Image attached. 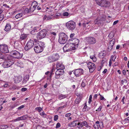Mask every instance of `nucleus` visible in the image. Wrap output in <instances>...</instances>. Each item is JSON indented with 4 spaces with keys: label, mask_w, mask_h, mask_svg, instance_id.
I'll return each mask as SVG.
<instances>
[{
    "label": "nucleus",
    "mask_w": 129,
    "mask_h": 129,
    "mask_svg": "<svg viewBox=\"0 0 129 129\" xmlns=\"http://www.w3.org/2000/svg\"><path fill=\"white\" fill-rule=\"evenodd\" d=\"M59 58V56L58 54L55 53L48 57L47 60L49 62H51L57 60Z\"/></svg>",
    "instance_id": "nucleus-4"
},
{
    "label": "nucleus",
    "mask_w": 129,
    "mask_h": 129,
    "mask_svg": "<svg viewBox=\"0 0 129 129\" xmlns=\"http://www.w3.org/2000/svg\"><path fill=\"white\" fill-rule=\"evenodd\" d=\"M29 13H30L29 9L28 8H26L24 11V13L25 14H27Z\"/></svg>",
    "instance_id": "nucleus-35"
},
{
    "label": "nucleus",
    "mask_w": 129,
    "mask_h": 129,
    "mask_svg": "<svg viewBox=\"0 0 129 129\" xmlns=\"http://www.w3.org/2000/svg\"><path fill=\"white\" fill-rule=\"evenodd\" d=\"M60 124L59 122H58L57 123L56 125V128H58L60 127Z\"/></svg>",
    "instance_id": "nucleus-51"
},
{
    "label": "nucleus",
    "mask_w": 129,
    "mask_h": 129,
    "mask_svg": "<svg viewBox=\"0 0 129 129\" xmlns=\"http://www.w3.org/2000/svg\"><path fill=\"white\" fill-rule=\"evenodd\" d=\"M77 120H75L73 121L69 125V126L71 127L75 126L77 125Z\"/></svg>",
    "instance_id": "nucleus-24"
},
{
    "label": "nucleus",
    "mask_w": 129,
    "mask_h": 129,
    "mask_svg": "<svg viewBox=\"0 0 129 129\" xmlns=\"http://www.w3.org/2000/svg\"><path fill=\"white\" fill-rule=\"evenodd\" d=\"M90 109V108L88 107L87 105H84L83 109V110L84 111H86L89 110Z\"/></svg>",
    "instance_id": "nucleus-29"
},
{
    "label": "nucleus",
    "mask_w": 129,
    "mask_h": 129,
    "mask_svg": "<svg viewBox=\"0 0 129 129\" xmlns=\"http://www.w3.org/2000/svg\"><path fill=\"white\" fill-rule=\"evenodd\" d=\"M21 120H25L27 118L26 116L25 115H24L23 116H21Z\"/></svg>",
    "instance_id": "nucleus-47"
},
{
    "label": "nucleus",
    "mask_w": 129,
    "mask_h": 129,
    "mask_svg": "<svg viewBox=\"0 0 129 129\" xmlns=\"http://www.w3.org/2000/svg\"><path fill=\"white\" fill-rule=\"evenodd\" d=\"M92 94L90 95L89 98L88 100V103L89 104H90L91 103L92 101Z\"/></svg>",
    "instance_id": "nucleus-37"
},
{
    "label": "nucleus",
    "mask_w": 129,
    "mask_h": 129,
    "mask_svg": "<svg viewBox=\"0 0 129 129\" xmlns=\"http://www.w3.org/2000/svg\"><path fill=\"white\" fill-rule=\"evenodd\" d=\"M63 49L64 52L71 51L75 49L71 43H67L63 47Z\"/></svg>",
    "instance_id": "nucleus-6"
},
{
    "label": "nucleus",
    "mask_w": 129,
    "mask_h": 129,
    "mask_svg": "<svg viewBox=\"0 0 129 129\" xmlns=\"http://www.w3.org/2000/svg\"><path fill=\"white\" fill-rule=\"evenodd\" d=\"M83 73V70L82 69H79L75 70L74 73L77 77H78Z\"/></svg>",
    "instance_id": "nucleus-16"
},
{
    "label": "nucleus",
    "mask_w": 129,
    "mask_h": 129,
    "mask_svg": "<svg viewBox=\"0 0 129 129\" xmlns=\"http://www.w3.org/2000/svg\"><path fill=\"white\" fill-rule=\"evenodd\" d=\"M0 127L1 129H4L8 128V126L5 125H1L0 126Z\"/></svg>",
    "instance_id": "nucleus-33"
},
{
    "label": "nucleus",
    "mask_w": 129,
    "mask_h": 129,
    "mask_svg": "<svg viewBox=\"0 0 129 129\" xmlns=\"http://www.w3.org/2000/svg\"><path fill=\"white\" fill-rule=\"evenodd\" d=\"M102 108V106H100L98 108V109L96 110V111H100L101 110Z\"/></svg>",
    "instance_id": "nucleus-53"
},
{
    "label": "nucleus",
    "mask_w": 129,
    "mask_h": 129,
    "mask_svg": "<svg viewBox=\"0 0 129 129\" xmlns=\"http://www.w3.org/2000/svg\"><path fill=\"white\" fill-rule=\"evenodd\" d=\"M44 45V43L42 42H40L36 44L34 47L35 52L36 53H39L43 51Z\"/></svg>",
    "instance_id": "nucleus-1"
},
{
    "label": "nucleus",
    "mask_w": 129,
    "mask_h": 129,
    "mask_svg": "<svg viewBox=\"0 0 129 129\" xmlns=\"http://www.w3.org/2000/svg\"><path fill=\"white\" fill-rule=\"evenodd\" d=\"M105 19L104 18L101 17L97 18L94 21V24H98L99 25L103 24L105 22Z\"/></svg>",
    "instance_id": "nucleus-12"
},
{
    "label": "nucleus",
    "mask_w": 129,
    "mask_h": 129,
    "mask_svg": "<svg viewBox=\"0 0 129 129\" xmlns=\"http://www.w3.org/2000/svg\"><path fill=\"white\" fill-rule=\"evenodd\" d=\"M114 36V34L113 31H111L108 35V37L110 39H112Z\"/></svg>",
    "instance_id": "nucleus-28"
},
{
    "label": "nucleus",
    "mask_w": 129,
    "mask_h": 129,
    "mask_svg": "<svg viewBox=\"0 0 129 129\" xmlns=\"http://www.w3.org/2000/svg\"><path fill=\"white\" fill-rule=\"evenodd\" d=\"M85 81H84V80H83L82 81V82L81 84V85L82 87H84L86 85V83L85 82Z\"/></svg>",
    "instance_id": "nucleus-38"
},
{
    "label": "nucleus",
    "mask_w": 129,
    "mask_h": 129,
    "mask_svg": "<svg viewBox=\"0 0 129 129\" xmlns=\"http://www.w3.org/2000/svg\"><path fill=\"white\" fill-rule=\"evenodd\" d=\"M111 58L112 59V60L114 62L115 61V59L116 58V55H112L111 56Z\"/></svg>",
    "instance_id": "nucleus-40"
},
{
    "label": "nucleus",
    "mask_w": 129,
    "mask_h": 129,
    "mask_svg": "<svg viewBox=\"0 0 129 129\" xmlns=\"http://www.w3.org/2000/svg\"><path fill=\"white\" fill-rule=\"evenodd\" d=\"M118 63L117 62H115L114 64L113 65V67L116 66L118 65Z\"/></svg>",
    "instance_id": "nucleus-62"
},
{
    "label": "nucleus",
    "mask_w": 129,
    "mask_h": 129,
    "mask_svg": "<svg viewBox=\"0 0 129 129\" xmlns=\"http://www.w3.org/2000/svg\"><path fill=\"white\" fill-rule=\"evenodd\" d=\"M22 77L21 76H16L14 79V81L15 83H17L21 81Z\"/></svg>",
    "instance_id": "nucleus-20"
},
{
    "label": "nucleus",
    "mask_w": 129,
    "mask_h": 129,
    "mask_svg": "<svg viewBox=\"0 0 129 129\" xmlns=\"http://www.w3.org/2000/svg\"><path fill=\"white\" fill-rule=\"evenodd\" d=\"M75 35V34L74 33L71 34L70 36V38H73Z\"/></svg>",
    "instance_id": "nucleus-64"
},
{
    "label": "nucleus",
    "mask_w": 129,
    "mask_h": 129,
    "mask_svg": "<svg viewBox=\"0 0 129 129\" xmlns=\"http://www.w3.org/2000/svg\"><path fill=\"white\" fill-rule=\"evenodd\" d=\"M67 28L69 30H73L76 27L75 22L72 20L69 21L66 23Z\"/></svg>",
    "instance_id": "nucleus-3"
},
{
    "label": "nucleus",
    "mask_w": 129,
    "mask_h": 129,
    "mask_svg": "<svg viewBox=\"0 0 129 129\" xmlns=\"http://www.w3.org/2000/svg\"><path fill=\"white\" fill-rule=\"evenodd\" d=\"M51 16H53L52 15H51V16H49L47 17V20H50L52 18V17Z\"/></svg>",
    "instance_id": "nucleus-57"
},
{
    "label": "nucleus",
    "mask_w": 129,
    "mask_h": 129,
    "mask_svg": "<svg viewBox=\"0 0 129 129\" xmlns=\"http://www.w3.org/2000/svg\"><path fill=\"white\" fill-rule=\"evenodd\" d=\"M77 125H79L81 127H82L83 126V125H82V122H79L77 123Z\"/></svg>",
    "instance_id": "nucleus-60"
},
{
    "label": "nucleus",
    "mask_w": 129,
    "mask_h": 129,
    "mask_svg": "<svg viewBox=\"0 0 129 129\" xmlns=\"http://www.w3.org/2000/svg\"><path fill=\"white\" fill-rule=\"evenodd\" d=\"M23 15V13H19L16 15L15 17L16 19H18V18H20L22 17Z\"/></svg>",
    "instance_id": "nucleus-27"
},
{
    "label": "nucleus",
    "mask_w": 129,
    "mask_h": 129,
    "mask_svg": "<svg viewBox=\"0 0 129 129\" xmlns=\"http://www.w3.org/2000/svg\"><path fill=\"white\" fill-rule=\"evenodd\" d=\"M87 25L86 28L87 29H89L91 26V24L90 23L88 25Z\"/></svg>",
    "instance_id": "nucleus-56"
},
{
    "label": "nucleus",
    "mask_w": 129,
    "mask_h": 129,
    "mask_svg": "<svg viewBox=\"0 0 129 129\" xmlns=\"http://www.w3.org/2000/svg\"><path fill=\"white\" fill-rule=\"evenodd\" d=\"M34 45V42L33 40H30L28 41L24 47L25 50L28 51L33 47Z\"/></svg>",
    "instance_id": "nucleus-9"
},
{
    "label": "nucleus",
    "mask_w": 129,
    "mask_h": 129,
    "mask_svg": "<svg viewBox=\"0 0 129 129\" xmlns=\"http://www.w3.org/2000/svg\"><path fill=\"white\" fill-rule=\"evenodd\" d=\"M94 128L95 129H98L99 127L98 124H94L93 125Z\"/></svg>",
    "instance_id": "nucleus-50"
},
{
    "label": "nucleus",
    "mask_w": 129,
    "mask_h": 129,
    "mask_svg": "<svg viewBox=\"0 0 129 129\" xmlns=\"http://www.w3.org/2000/svg\"><path fill=\"white\" fill-rule=\"evenodd\" d=\"M61 14L59 13H56L54 16H53L55 17H57L58 16H60Z\"/></svg>",
    "instance_id": "nucleus-43"
},
{
    "label": "nucleus",
    "mask_w": 129,
    "mask_h": 129,
    "mask_svg": "<svg viewBox=\"0 0 129 129\" xmlns=\"http://www.w3.org/2000/svg\"><path fill=\"white\" fill-rule=\"evenodd\" d=\"M64 72V71L63 70H57L55 73V78L57 79H59Z\"/></svg>",
    "instance_id": "nucleus-18"
},
{
    "label": "nucleus",
    "mask_w": 129,
    "mask_h": 129,
    "mask_svg": "<svg viewBox=\"0 0 129 129\" xmlns=\"http://www.w3.org/2000/svg\"><path fill=\"white\" fill-rule=\"evenodd\" d=\"M41 9V6H39L37 7L36 9H37L38 10H40Z\"/></svg>",
    "instance_id": "nucleus-59"
},
{
    "label": "nucleus",
    "mask_w": 129,
    "mask_h": 129,
    "mask_svg": "<svg viewBox=\"0 0 129 129\" xmlns=\"http://www.w3.org/2000/svg\"><path fill=\"white\" fill-rule=\"evenodd\" d=\"M87 67L89 69L90 72L92 73L95 68V64L92 62H89L87 64Z\"/></svg>",
    "instance_id": "nucleus-14"
},
{
    "label": "nucleus",
    "mask_w": 129,
    "mask_h": 129,
    "mask_svg": "<svg viewBox=\"0 0 129 129\" xmlns=\"http://www.w3.org/2000/svg\"><path fill=\"white\" fill-rule=\"evenodd\" d=\"M89 23V22H85L83 23L82 25L83 27H86L87 25H88Z\"/></svg>",
    "instance_id": "nucleus-39"
},
{
    "label": "nucleus",
    "mask_w": 129,
    "mask_h": 129,
    "mask_svg": "<svg viewBox=\"0 0 129 129\" xmlns=\"http://www.w3.org/2000/svg\"><path fill=\"white\" fill-rule=\"evenodd\" d=\"M4 18L3 15H0V21H2L3 20Z\"/></svg>",
    "instance_id": "nucleus-58"
},
{
    "label": "nucleus",
    "mask_w": 129,
    "mask_h": 129,
    "mask_svg": "<svg viewBox=\"0 0 129 129\" xmlns=\"http://www.w3.org/2000/svg\"><path fill=\"white\" fill-rule=\"evenodd\" d=\"M59 38L58 41L60 44H64L66 43L68 37L66 34L63 33H60L59 34Z\"/></svg>",
    "instance_id": "nucleus-2"
},
{
    "label": "nucleus",
    "mask_w": 129,
    "mask_h": 129,
    "mask_svg": "<svg viewBox=\"0 0 129 129\" xmlns=\"http://www.w3.org/2000/svg\"><path fill=\"white\" fill-rule=\"evenodd\" d=\"M107 71V69H105L104 71H103L102 73L103 74L106 73Z\"/></svg>",
    "instance_id": "nucleus-63"
},
{
    "label": "nucleus",
    "mask_w": 129,
    "mask_h": 129,
    "mask_svg": "<svg viewBox=\"0 0 129 129\" xmlns=\"http://www.w3.org/2000/svg\"><path fill=\"white\" fill-rule=\"evenodd\" d=\"M40 115L41 116L44 117H45L46 116V114L44 113V111H43V112L41 113H40Z\"/></svg>",
    "instance_id": "nucleus-41"
},
{
    "label": "nucleus",
    "mask_w": 129,
    "mask_h": 129,
    "mask_svg": "<svg viewBox=\"0 0 129 129\" xmlns=\"http://www.w3.org/2000/svg\"><path fill=\"white\" fill-rule=\"evenodd\" d=\"M58 116L57 115H55L54 116V120L55 121H57L58 119Z\"/></svg>",
    "instance_id": "nucleus-46"
},
{
    "label": "nucleus",
    "mask_w": 129,
    "mask_h": 129,
    "mask_svg": "<svg viewBox=\"0 0 129 129\" xmlns=\"http://www.w3.org/2000/svg\"><path fill=\"white\" fill-rule=\"evenodd\" d=\"M115 42V39H112V40L110 41L109 43V44L111 45V46L114 45V44Z\"/></svg>",
    "instance_id": "nucleus-34"
},
{
    "label": "nucleus",
    "mask_w": 129,
    "mask_h": 129,
    "mask_svg": "<svg viewBox=\"0 0 129 129\" xmlns=\"http://www.w3.org/2000/svg\"><path fill=\"white\" fill-rule=\"evenodd\" d=\"M67 96V95L60 94L59 95L58 98L60 100H61L66 98Z\"/></svg>",
    "instance_id": "nucleus-26"
},
{
    "label": "nucleus",
    "mask_w": 129,
    "mask_h": 129,
    "mask_svg": "<svg viewBox=\"0 0 129 129\" xmlns=\"http://www.w3.org/2000/svg\"><path fill=\"white\" fill-rule=\"evenodd\" d=\"M86 40L87 43L89 44H93L96 42L95 39L93 37H90L86 38Z\"/></svg>",
    "instance_id": "nucleus-13"
},
{
    "label": "nucleus",
    "mask_w": 129,
    "mask_h": 129,
    "mask_svg": "<svg viewBox=\"0 0 129 129\" xmlns=\"http://www.w3.org/2000/svg\"><path fill=\"white\" fill-rule=\"evenodd\" d=\"M96 3L101 7H108L110 6V4L109 2L104 0H96Z\"/></svg>",
    "instance_id": "nucleus-5"
},
{
    "label": "nucleus",
    "mask_w": 129,
    "mask_h": 129,
    "mask_svg": "<svg viewBox=\"0 0 129 129\" xmlns=\"http://www.w3.org/2000/svg\"><path fill=\"white\" fill-rule=\"evenodd\" d=\"M69 15V13L67 12H64L63 14V15L64 16H68Z\"/></svg>",
    "instance_id": "nucleus-45"
},
{
    "label": "nucleus",
    "mask_w": 129,
    "mask_h": 129,
    "mask_svg": "<svg viewBox=\"0 0 129 129\" xmlns=\"http://www.w3.org/2000/svg\"><path fill=\"white\" fill-rule=\"evenodd\" d=\"M19 45V44H18L17 41H14V46L15 48H18Z\"/></svg>",
    "instance_id": "nucleus-31"
},
{
    "label": "nucleus",
    "mask_w": 129,
    "mask_h": 129,
    "mask_svg": "<svg viewBox=\"0 0 129 129\" xmlns=\"http://www.w3.org/2000/svg\"><path fill=\"white\" fill-rule=\"evenodd\" d=\"M82 125L83 126V125L85 126H88L87 123L86 121H83L82 122Z\"/></svg>",
    "instance_id": "nucleus-42"
},
{
    "label": "nucleus",
    "mask_w": 129,
    "mask_h": 129,
    "mask_svg": "<svg viewBox=\"0 0 129 129\" xmlns=\"http://www.w3.org/2000/svg\"><path fill=\"white\" fill-rule=\"evenodd\" d=\"M27 37V35L25 34H22L20 36L19 40L20 41L25 39Z\"/></svg>",
    "instance_id": "nucleus-23"
},
{
    "label": "nucleus",
    "mask_w": 129,
    "mask_h": 129,
    "mask_svg": "<svg viewBox=\"0 0 129 129\" xmlns=\"http://www.w3.org/2000/svg\"><path fill=\"white\" fill-rule=\"evenodd\" d=\"M0 51L4 53H7L9 51L7 45L5 44L0 45Z\"/></svg>",
    "instance_id": "nucleus-10"
},
{
    "label": "nucleus",
    "mask_w": 129,
    "mask_h": 129,
    "mask_svg": "<svg viewBox=\"0 0 129 129\" xmlns=\"http://www.w3.org/2000/svg\"><path fill=\"white\" fill-rule=\"evenodd\" d=\"M71 114L70 113H67L66 114V116L67 117H70L71 115Z\"/></svg>",
    "instance_id": "nucleus-61"
},
{
    "label": "nucleus",
    "mask_w": 129,
    "mask_h": 129,
    "mask_svg": "<svg viewBox=\"0 0 129 129\" xmlns=\"http://www.w3.org/2000/svg\"><path fill=\"white\" fill-rule=\"evenodd\" d=\"M29 78V75H25L23 78V80L22 81L23 83H26L28 81Z\"/></svg>",
    "instance_id": "nucleus-22"
},
{
    "label": "nucleus",
    "mask_w": 129,
    "mask_h": 129,
    "mask_svg": "<svg viewBox=\"0 0 129 129\" xmlns=\"http://www.w3.org/2000/svg\"><path fill=\"white\" fill-rule=\"evenodd\" d=\"M38 5V3L36 1H34L32 3L31 7L29 8L30 13L33 12L36 9V8Z\"/></svg>",
    "instance_id": "nucleus-17"
},
{
    "label": "nucleus",
    "mask_w": 129,
    "mask_h": 129,
    "mask_svg": "<svg viewBox=\"0 0 129 129\" xmlns=\"http://www.w3.org/2000/svg\"><path fill=\"white\" fill-rule=\"evenodd\" d=\"M95 54H94L93 55H91L90 56V58L92 59L93 62H95L97 60V58L95 56Z\"/></svg>",
    "instance_id": "nucleus-25"
},
{
    "label": "nucleus",
    "mask_w": 129,
    "mask_h": 129,
    "mask_svg": "<svg viewBox=\"0 0 129 129\" xmlns=\"http://www.w3.org/2000/svg\"><path fill=\"white\" fill-rule=\"evenodd\" d=\"M14 63V62L13 60H8L3 63V66L5 68H8L11 66Z\"/></svg>",
    "instance_id": "nucleus-11"
},
{
    "label": "nucleus",
    "mask_w": 129,
    "mask_h": 129,
    "mask_svg": "<svg viewBox=\"0 0 129 129\" xmlns=\"http://www.w3.org/2000/svg\"><path fill=\"white\" fill-rule=\"evenodd\" d=\"M11 29V24L9 23H8L5 26V28L4 29V30L5 31H8L10 30Z\"/></svg>",
    "instance_id": "nucleus-21"
},
{
    "label": "nucleus",
    "mask_w": 129,
    "mask_h": 129,
    "mask_svg": "<svg viewBox=\"0 0 129 129\" xmlns=\"http://www.w3.org/2000/svg\"><path fill=\"white\" fill-rule=\"evenodd\" d=\"M27 90V88H22L21 89V91H22L24 92L26 91Z\"/></svg>",
    "instance_id": "nucleus-55"
},
{
    "label": "nucleus",
    "mask_w": 129,
    "mask_h": 129,
    "mask_svg": "<svg viewBox=\"0 0 129 129\" xmlns=\"http://www.w3.org/2000/svg\"><path fill=\"white\" fill-rule=\"evenodd\" d=\"M10 54L12 57L17 59L21 58L23 55L22 53H20L16 50L11 51L10 53Z\"/></svg>",
    "instance_id": "nucleus-7"
},
{
    "label": "nucleus",
    "mask_w": 129,
    "mask_h": 129,
    "mask_svg": "<svg viewBox=\"0 0 129 129\" xmlns=\"http://www.w3.org/2000/svg\"><path fill=\"white\" fill-rule=\"evenodd\" d=\"M81 101V99L80 98H77L75 100V104H78Z\"/></svg>",
    "instance_id": "nucleus-30"
},
{
    "label": "nucleus",
    "mask_w": 129,
    "mask_h": 129,
    "mask_svg": "<svg viewBox=\"0 0 129 129\" xmlns=\"http://www.w3.org/2000/svg\"><path fill=\"white\" fill-rule=\"evenodd\" d=\"M127 81L126 80L124 79L121 80V84H125L126 83Z\"/></svg>",
    "instance_id": "nucleus-36"
},
{
    "label": "nucleus",
    "mask_w": 129,
    "mask_h": 129,
    "mask_svg": "<svg viewBox=\"0 0 129 129\" xmlns=\"http://www.w3.org/2000/svg\"><path fill=\"white\" fill-rule=\"evenodd\" d=\"M99 126L100 128H102L103 127V123L102 122H101L99 123Z\"/></svg>",
    "instance_id": "nucleus-44"
},
{
    "label": "nucleus",
    "mask_w": 129,
    "mask_h": 129,
    "mask_svg": "<svg viewBox=\"0 0 129 129\" xmlns=\"http://www.w3.org/2000/svg\"><path fill=\"white\" fill-rule=\"evenodd\" d=\"M100 99L101 100H104L105 101L106 100V99H105L104 98L102 95H101V97H100Z\"/></svg>",
    "instance_id": "nucleus-54"
},
{
    "label": "nucleus",
    "mask_w": 129,
    "mask_h": 129,
    "mask_svg": "<svg viewBox=\"0 0 129 129\" xmlns=\"http://www.w3.org/2000/svg\"><path fill=\"white\" fill-rule=\"evenodd\" d=\"M64 108V106L60 107L57 108L56 110L57 111L60 110Z\"/></svg>",
    "instance_id": "nucleus-52"
},
{
    "label": "nucleus",
    "mask_w": 129,
    "mask_h": 129,
    "mask_svg": "<svg viewBox=\"0 0 129 129\" xmlns=\"http://www.w3.org/2000/svg\"><path fill=\"white\" fill-rule=\"evenodd\" d=\"M35 110L38 112H40L43 110V108H41L40 107H36Z\"/></svg>",
    "instance_id": "nucleus-32"
},
{
    "label": "nucleus",
    "mask_w": 129,
    "mask_h": 129,
    "mask_svg": "<svg viewBox=\"0 0 129 129\" xmlns=\"http://www.w3.org/2000/svg\"><path fill=\"white\" fill-rule=\"evenodd\" d=\"M113 46H111V45H109L108 47V50H111Z\"/></svg>",
    "instance_id": "nucleus-48"
},
{
    "label": "nucleus",
    "mask_w": 129,
    "mask_h": 129,
    "mask_svg": "<svg viewBox=\"0 0 129 129\" xmlns=\"http://www.w3.org/2000/svg\"><path fill=\"white\" fill-rule=\"evenodd\" d=\"M72 42L71 43L73 44V47L75 49H77L78 47L79 43V40L78 39L76 38H74L71 39Z\"/></svg>",
    "instance_id": "nucleus-15"
},
{
    "label": "nucleus",
    "mask_w": 129,
    "mask_h": 129,
    "mask_svg": "<svg viewBox=\"0 0 129 129\" xmlns=\"http://www.w3.org/2000/svg\"><path fill=\"white\" fill-rule=\"evenodd\" d=\"M56 69L57 70H63L65 69V67L61 62H58L56 64Z\"/></svg>",
    "instance_id": "nucleus-19"
},
{
    "label": "nucleus",
    "mask_w": 129,
    "mask_h": 129,
    "mask_svg": "<svg viewBox=\"0 0 129 129\" xmlns=\"http://www.w3.org/2000/svg\"><path fill=\"white\" fill-rule=\"evenodd\" d=\"M47 30L43 29L38 32L37 35V38L38 39H41L44 38L47 33Z\"/></svg>",
    "instance_id": "nucleus-8"
},
{
    "label": "nucleus",
    "mask_w": 129,
    "mask_h": 129,
    "mask_svg": "<svg viewBox=\"0 0 129 129\" xmlns=\"http://www.w3.org/2000/svg\"><path fill=\"white\" fill-rule=\"evenodd\" d=\"M103 66V64H101V65L99 67L98 69V71H100L102 67Z\"/></svg>",
    "instance_id": "nucleus-49"
}]
</instances>
